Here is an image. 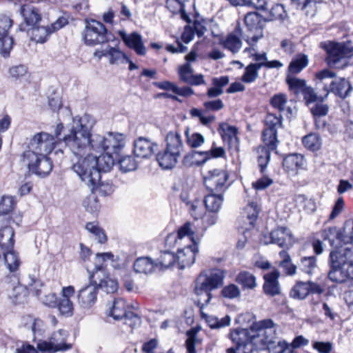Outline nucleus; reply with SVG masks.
Segmentation results:
<instances>
[{
    "instance_id": "obj_1",
    "label": "nucleus",
    "mask_w": 353,
    "mask_h": 353,
    "mask_svg": "<svg viewBox=\"0 0 353 353\" xmlns=\"http://www.w3.org/2000/svg\"><path fill=\"white\" fill-rule=\"evenodd\" d=\"M275 325L271 319L254 321L250 330L241 327L232 330L229 334L230 339L236 349L246 348L249 345L258 348L259 344L267 345L271 341Z\"/></svg>"
},
{
    "instance_id": "obj_2",
    "label": "nucleus",
    "mask_w": 353,
    "mask_h": 353,
    "mask_svg": "<svg viewBox=\"0 0 353 353\" xmlns=\"http://www.w3.org/2000/svg\"><path fill=\"white\" fill-rule=\"evenodd\" d=\"M105 137L98 134H91L90 128L83 124L82 119H80L79 125L72 128L63 140L73 154L83 155L85 152H90L91 150L104 152Z\"/></svg>"
},
{
    "instance_id": "obj_3",
    "label": "nucleus",
    "mask_w": 353,
    "mask_h": 353,
    "mask_svg": "<svg viewBox=\"0 0 353 353\" xmlns=\"http://www.w3.org/2000/svg\"><path fill=\"white\" fill-rule=\"evenodd\" d=\"M325 52V62L330 68L344 69L353 57L351 41H328L321 44Z\"/></svg>"
},
{
    "instance_id": "obj_4",
    "label": "nucleus",
    "mask_w": 353,
    "mask_h": 353,
    "mask_svg": "<svg viewBox=\"0 0 353 353\" xmlns=\"http://www.w3.org/2000/svg\"><path fill=\"white\" fill-rule=\"evenodd\" d=\"M76 159H72V170L90 188H94L101 179L97 169L96 156L91 152L83 155L73 154Z\"/></svg>"
},
{
    "instance_id": "obj_5",
    "label": "nucleus",
    "mask_w": 353,
    "mask_h": 353,
    "mask_svg": "<svg viewBox=\"0 0 353 353\" xmlns=\"http://www.w3.org/2000/svg\"><path fill=\"white\" fill-rule=\"evenodd\" d=\"M224 278V272L219 269L212 270L209 274H199L196 280L194 290L196 295L201 296L205 294L206 297L203 303H201L200 299L198 300L197 305L200 309L210 303L212 297L211 292L223 285Z\"/></svg>"
},
{
    "instance_id": "obj_6",
    "label": "nucleus",
    "mask_w": 353,
    "mask_h": 353,
    "mask_svg": "<svg viewBox=\"0 0 353 353\" xmlns=\"http://www.w3.org/2000/svg\"><path fill=\"white\" fill-rule=\"evenodd\" d=\"M112 37L105 25L95 19L85 20V29L82 32L84 43L88 46H95L109 42Z\"/></svg>"
},
{
    "instance_id": "obj_7",
    "label": "nucleus",
    "mask_w": 353,
    "mask_h": 353,
    "mask_svg": "<svg viewBox=\"0 0 353 353\" xmlns=\"http://www.w3.org/2000/svg\"><path fill=\"white\" fill-rule=\"evenodd\" d=\"M46 154H35L32 151H25L22 154V159L30 172L40 177H45L53 168L52 161Z\"/></svg>"
},
{
    "instance_id": "obj_8",
    "label": "nucleus",
    "mask_w": 353,
    "mask_h": 353,
    "mask_svg": "<svg viewBox=\"0 0 353 353\" xmlns=\"http://www.w3.org/2000/svg\"><path fill=\"white\" fill-rule=\"evenodd\" d=\"M265 23V17L256 12H250L245 15L244 23L247 30L253 34L251 37L247 35L243 37L249 45L256 43L260 38L263 37V30Z\"/></svg>"
},
{
    "instance_id": "obj_9",
    "label": "nucleus",
    "mask_w": 353,
    "mask_h": 353,
    "mask_svg": "<svg viewBox=\"0 0 353 353\" xmlns=\"http://www.w3.org/2000/svg\"><path fill=\"white\" fill-rule=\"evenodd\" d=\"M53 135L41 132L35 134L28 143V150L35 154H50L54 148Z\"/></svg>"
},
{
    "instance_id": "obj_10",
    "label": "nucleus",
    "mask_w": 353,
    "mask_h": 353,
    "mask_svg": "<svg viewBox=\"0 0 353 353\" xmlns=\"http://www.w3.org/2000/svg\"><path fill=\"white\" fill-rule=\"evenodd\" d=\"M68 332L64 330H59L52 334L49 342H43L38 345L41 351H65L72 348V345L66 343Z\"/></svg>"
},
{
    "instance_id": "obj_11",
    "label": "nucleus",
    "mask_w": 353,
    "mask_h": 353,
    "mask_svg": "<svg viewBox=\"0 0 353 353\" xmlns=\"http://www.w3.org/2000/svg\"><path fill=\"white\" fill-rule=\"evenodd\" d=\"M94 274L90 275V283L81 288L77 294L78 303L82 308L89 309L97 301L98 286L96 281H93Z\"/></svg>"
},
{
    "instance_id": "obj_12",
    "label": "nucleus",
    "mask_w": 353,
    "mask_h": 353,
    "mask_svg": "<svg viewBox=\"0 0 353 353\" xmlns=\"http://www.w3.org/2000/svg\"><path fill=\"white\" fill-rule=\"evenodd\" d=\"M199 239H192V243L183 248L177 249L176 257L179 269H184L194 263L196 255L199 252Z\"/></svg>"
},
{
    "instance_id": "obj_13",
    "label": "nucleus",
    "mask_w": 353,
    "mask_h": 353,
    "mask_svg": "<svg viewBox=\"0 0 353 353\" xmlns=\"http://www.w3.org/2000/svg\"><path fill=\"white\" fill-rule=\"evenodd\" d=\"M228 174L221 169H214L208 172V175L204 179V183L211 192H219L223 190L228 180Z\"/></svg>"
},
{
    "instance_id": "obj_14",
    "label": "nucleus",
    "mask_w": 353,
    "mask_h": 353,
    "mask_svg": "<svg viewBox=\"0 0 353 353\" xmlns=\"http://www.w3.org/2000/svg\"><path fill=\"white\" fill-rule=\"evenodd\" d=\"M159 145L150 139L139 137L133 142V152L137 157L148 159L158 150Z\"/></svg>"
},
{
    "instance_id": "obj_15",
    "label": "nucleus",
    "mask_w": 353,
    "mask_h": 353,
    "mask_svg": "<svg viewBox=\"0 0 353 353\" xmlns=\"http://www.w3.org/2000/svg\"><path fill=\"white\" fill-rule=\"evenodd\" d=\"M348 262H353V245L339 250L330 252L328 259L330 267L345 268Z\"/></svg>"
},
{
    "instance_id": "obj_16",
    "label": "nucleus",
    "mask_w": 353,
    "mask_h": 353,
    "mask_svg": "<svg viewBox=\"0 0 353 353\" xmlns=\"http://www.w3.org/2000/svg\"><path fill=\"white\" fill-rule=\"evenodd\" d=\"M243 31L240 23L238 22L234 30L229 33L224 39L219 41V44L224 49L230 51L233 54L239 52L242 47V41L240 39L242 37Z\"/></svg>"
},
{
    "instance_id": "obj_17",
    "label": "nucleus",
    "mask_w": 353,
    "mask_h": 353,
    "mask_svg": "<svg viewBox=\"0 0 353 353\" xmlns=\"http://www.w3.org/2000/svg\"><path fill=\"white\" fill-rule=\"evenodd\" d=\"M316 88L321 91L324 92L323 96L328 97V90L331 89L334 79L337 77L336 73L330 69H323L315 73Z\"/></svg>"
},
{
    "instance_id": "obj_18",
    "label": "nucleus",
    "mask_w": 353,
    "mask_h": 353,
    "mask_svg": "<svg viewBox=\"0 0 353 353\" xmlns=\"http://www.w3.org/2000/svg\"><path fill=\"white\" fill-rule=\"evenodd\" d=\"M125 143V136L123 134L109 132L105 137L104 152L120 157Z\"/></svg>"
},
{
    "instance_id": "obj_19",
    "label": "nucleus",
    "mask_w": 353,
    "mask_h": 353,
    "mask_svg": "<svg viewBox=\"0 0 353 353\" xmlns=\"http://www.w3.org/2000/svg\"><path fill=\"white\" fill-rule=\"evenodd\" d=\"M270 243L278 245L280 248L289 249L292 243V235L286 227H278L270 234Z\"/></svg>"
},
{
    "instance_id": "obj_20",
    "label": "nucleus",
    "mask_w": 353,
    "mask_h": 353,
    "mask_svg": "<svg viewBox=\"0 0 353 353\" xmlns=\"http://www.w3.org/2000/svg\"><path fill=\"white\" fill-rule=\"evenodd\" d=\"M280 275L279 271L276 269L264 274L263 290L266 295L274 296L281 294V287L278 281Z\"/></svg>"
},
{
    "instance_id": "obj_21",
    "label": "nucleus",
    "mask_w": 353,
    "mask_h": 353,
    "mask_svg": "<svg viewBox=\"0 0 353 353\" xmlns=\"http://www.w3.org/2000/svg\"><path fill=\"white\" fill-rule=\"evenodd\" d=\"M120 36L124 43L130 49H132L138 55L143 56L146 53V48L143 43L140 34L134 32L130 34L120 33Z\"/></svg>"
},
{
    "instance_id": "obj_22",
    "label": "nucleus",
    "mask_w": 353,
    "mask_h": 353,
    "mask_svg": "<svg viewBox=\"0 0 353 353\" xmlns=\"http://www.w3.org/2000/svg\"><path fill=\"white\" fill-rule=\"evenodd\" d=\"M353 88L350 81L345 77H336L329 94L333 93L336 97L345 99L350 95Z\"/></svg>"
},
{
    "instance_id": "obj_23",
    "label": "nucleus",
    "mask_w": 353,
    "mask_h": 353,
    "mask_svg": "<svg viewBox=\"0 0 353 353\" xmlns=\"http://www.w3.org/2000/svg\"><path fill=\"white\" fill-rule=\"evenodd\" d=\"M20 14L26 26L32 27L36 26L42 19L39 9L30 4L21 6L20 8Z\"/></svg>"
},
{
    "instance_id": "obj_24",
    "label": "nucleus",
    "mask_w": 353,
    "mask_h": 353,
    "mask_svg": "<svg viewBox=\"0 0 353 353\" xmlns=\"http://www.w3.org/2000/svg\"><path fill=\"white\" fill-rule=\"evenodd\" d=\"M180 156L181 154L176 152L165 148L162 152L157 153V161L163 170H170L176 165Z\"/></svg>"
},
{
    "instance_id": "obj_25",
    "label": "nucleus",
    "mask_w": 353,
    "mask_h": 353,
    "mask_svg": "<svg viewBox=\"0 0 353 353\" xmlns=\"http://www.w3.org/2000/svg\"><path fill=\"white\" fill-rule=\"evenodd\" d=\"M133 269L136 273L147 275L156 270L157 263L154 260L149 256H141L134 261Z\"/></svg>"
},
{
    "instance_id": "obj_26",
    "label": "nucleus",
    "mask_w": 353,
    "mask_h": 353,
    "mask_svg": "<svg viewBox=\"0 0 353 353\" xmlns=\"http://www.w3.org/2000/svg\"><path fill=\"white\" fill-rule=\"evenodd\" d=\"M283 167L288 171H294L302 169L305 165L304 157L298 153L286 155L283 159Z\"/></svg>"
},
{
    "instance_id": "obj_27",
    "label": "nucleus",
    "mask_w": 353,
    "mask_h": 353,
    "mask_svg": "<svg viewBox=\"0 0 353 353\" xmlns=\"http://www.w3.org/2000/svg\"><path fill=\"white\" fill-rule=\"evenodd\" d=\"M165 148L179 154L183 150V143L180 132L177 130L170 131L165 136Z\"/></svg>"
},
{
    "instance_id": "obj_28",
    "label": "nucleus",
    "mask_w": 353,
    "mask_h": 353,
    "mask_svg": "<svg viewBox=\"0 0 353 353\" xmlns=\"http://www.w3.org/2000/svg\"><path fill=\"white\" fill-rule=\"evenodd\" d=\"M31 39L37 43H44L47 41L48 37L53 32L50 26H33L28 29Z\"/></svg>"
},
{
    "instance_id": "obj_29",
    "label": "nucleus",
    "mask_w": 353,
    "mask_h": 353,
    "mask_svg": "<svg viewBox=\"0 0 353 353\" xmlns=\"http://www.w3.org/2000/svg\"><path fill=\"white\" fill-rule=\"evenodd\" d=\"M14 231L10 225H6L0 229V248L2 250H10L14 245Z\"/></svg>"
},
{
    "instance_id": "obj_30",
    "label": "nucleus",
    "mask_w": 353,
    "mask_h": 353,
    "mask_svg": "<svg viewBox=\"0 0 353 353\" xmlns=\"http://www.w3.org/2000/svg\"><path fill=\"white\" fill-rule=\"evenodd\" d=\"M285 81L288 85L289 90L296 97H299L300 95H302L309 86L305 79L296 77L287 76Z\"/></svg>"
},
{
    "instance_id": "obj_31",
    "label": "nucleus",
    "mask_w": 353,
    "mask_h": 353,
    "mask_svg": "<svg viewBox=\"0 0 353 353\" xmlns=\"http://www.w3.org/2000/svg\"><path fill=\"white\" fill-rule=\"evenodd\" d=\"M276 339V325L274 327V334L271 341L267 345H263L259 344L258 348L265 350L268 349L270 353H287L290 349V343L285 340L279 341L277 344H275L274 339Z\"/></svg>"
},
{
    "instance_id": "obj_32",
    "label": "nucleus",
    "mask_w": 353,
    "mask_h": 353,
    "mask_svg": "<svg viewBox=\"0 0 353 353\" xmlns=\"http://www.w3.org/2000/svg\"><path fill=\"white\" fill-rule=\"evenodd\" d=\"M192 224L188 221L181 226L176 234H170L168 235L165 242L168 244L170 239H173L174 243H177L178 241H181L184 237L188 236L190 243H192V239L196 240L194 238V232L191 229Z\"/></svg>"
},
{
    "instance_id": "obj_33",
    "label": "nucleus",
    "mask_w": 353,
    "mask_h": 353,
    "mask_svg": "<svg viewBox=\"0 0 353 353\" xmlns=\"http://www.w3.org/2000/svg\"><path fill=\"white\" fill-rule=\"evenodd\" d=\"M117 159L118 157L105 152H103L99 157L96 156L97 169H99V174L101 175V172H110Z\"/></svg>"
},
{
    "instance_id": "obj_34",
    "label": "nucleus",
    "mask_w": 353,
    "mask_h": 353,
    "mask_svg": "<svg viewBox=\"0 0 353 353\" xmlns=\"http://www.w3.org/2000/svg\"><path fill=\"white\" fill-rule=\"evenodd\" d=\"M309 59L306 54L299 53L290 61L288 65V72L292 74L300 73L308 65Z\"/></svg>"
},
{
    "instance_id": "obj_35",
    "label": "nucleus",
    "mask_w": 353,
    "mask_h": 353,
    "mask_svg": "<svg viewBox=\"0 0 353 353\" xmlns=\"http://www.w3.org/2000/svg\"><path fill=\"white\" fill-rule=\"evenodd\" d=\"M128 312L125 301L122 298H114L110 307V316L115 320H121Z\"/></svg>"
},
{
    "instance_id": "obj_36",
    "label": "nucleus",
    "mask_w": 353,
    "mask_h": 353,
    "mask_svg": "<svg viewBox=\"0 0 353 353\" xmlns=\"http://www.w3.org/2000/svg\"><path fill=\"white\" fill-rule=\"evenodd\" d=\"M235 281L241 285L243 290H253L257 285L255 276L248 271L240 272Z\"/></svg>"
},
{
    "instance_id": "obj_37",
    "label": "nucleus",
    "mask_w": 353,
    "mask_h": 353,
    "mask_svg": "<svg viewBox=\"0 0 353 353\" xmlns=\"http://www.w3.org/2000/svg\"><path fill=\"white\" fill-rule=\"evenodd\" d=\"M223 196L221 194L211 192L204 198V204L206 209L210 212H217L222 205Z\"/></svg>"
},
{
    "instance_id": "obj_38",
    "label": "nucleus",
    "mask_w": 353,
    "mask_h": 353,
    "mask_svg": "<svg viewBox=\"0 0 353 353\" xmlns=\"http://www.w3.org/2000/svg\"><path fill=\"white\" fill-rule=\"evenodd\" d=\"M2 251L3 254L4 263L5 265H6V268L11 272H16L21 265V260L19 259L18 253L14 252L13 249L10 250Z\"/></svg>"
},
{
    "instance_id": "obj_39",
    "label": "nucleus",
    "mask_w": 353,
    "mask_h": 353,
    "mask_svg": "<svg viewBox=\"0 0 353 353\" xmlns=\"http://www.w3.org/2000/svg\"><path fill=\"white\" fill-rule=\"evenodd\" d=\"M217 130L224 142L228 141L230 143L233 139L238 140V128L236 126L230 125L227 123H221Z\"/></svg>"
},
{
    "instance_id": "obj_40",
    "label": "nucleus",
    "mask_w": 353,
    "mask_h": 353,
    "mask_svg": "<svg viewBox=\"0 0 353 353\" xmlns=\"http://www.w3.org/2000/svg\"><path fill=\"white\" fill-rule=\"evenodd\" d=\"M279 255L282 259L279 266L283 269V272L287 275H294L296 273L297 269L296 265H294L291 261V257L288 252L285 250H283L279 252Z\"/></svg>"
},
{
    "instance_id": "obj_41",
    "label": "nucleus",
    "mask_w": 353,
    "mask_h": 353,
    "mask_svg": "<svg viewBox=\"0 0 353 353\" xmlns=\"http://www.w3.org/2000/svg\"><path fill=\"white\" fill-rule=\"evenodd\" d=\"M317 259L315 256H302L297 264V268L301 272L312 275L317 268Z\"/></svg>"
},
{
    "instance_id": "obj_42",
    "label": "nucleus",
    "mask_w": 353,
    "mask_h": 353,
    "mask_svg": "<svg viewBox=\"0 0 353 353\" xmlns=\"http://www.w3.org/2000/svg\"><path fill=\"white\" fill-rule=\"evenodd\" d=\"M154 261L157 263V269L165 270L172 267L177 261V257L173 252L164 251Z\"/></svg>"
},
{
    "instance_id": "obj_43",
    "label": "nucleus",
    "mask_w": 353,
    "mask_h": 353,
    "mask_svg": "<svg viewBox=\"0 0 353 353\" xmlns=\"http://www.w3.org/2000/svg\"><path fill=\"white\" fill-rule=\"evenodd\" d=\"M261 68L260 63H250L245 68L241 80L245 83L254 82L259 77V71Z\"/></svg>"
},
{
    "instance_id": "obj_44",
    "label": "nucleus",
    "mask_w": 353,
    "mask_h": 353,
    "mask_svg": "<svg viewBox=\"0 0 353 353\" xmlns=\"http://www.w3.org/2000/svg\"><path fill=\"white\" fill-rule=\"evenodd\" d=\"M309 287L307 281H299L292 288L290 296L295 299L304 300L309 295Z\"/></svg>"
},
{
    "instance_id": "obj_45",
    "label": "nucleus",
    "mask_w": 353,
    "mask_h": 353,
    "mask_svg": "<svg viewBox=\"0 0 353 353\" xmlns=\"http://www.w3.org/2000/svg\"><path fill=\"white\" fill-rule=\"evenodd\" d=\"M264 17L266 22L275 20L283 21L287 17V13L283 5L276 3L272 6L267 15Z\"/></svg>"
},
{
    "instance_id": "obj_46",
    "label": "nucleus",
    "mask_w": 353,
    "mask_h": 353,
    "mask_svg": "<svg viewBox=\"0 0 353 353\" xmlns=\"http://www.w3.org/2000/svg\"><path fill=\"white\" fill-rule=\"evenodd\" d=\"M262 139L268 149L274 150L278 143L277 131L274 129L265 128L262 132Z\"/></svg>"
},
{
    "instance_id": "obj_47",
    "label": "nucleus",
    "mask_w": 353,
    "mask_h": 353,
    "mask_svg": "<svg viewBox=\"0 0 353 353\" xmlns=\"http://www.w3.org/2000/svg\"><path fill=\"white\" fill-rule=\"evenodd\" d=\"M200 329L201 328L199 327H193L186 332L188 338L185 340V345L187 353H196L195 346L196 343L199 341V339L196 338V335Z\"/></svg>"
},
{
    "instance_id": "obj_48",
    "label": "nucleus",
    "mask_w": 353,
    "mask_h": 353,
    "mask_svg": "<svg viewBox=\"0 0 353 353\" xmlns=\"http://www.w3.org/2000/svg\"><path fill=\"white\" fill-rule=\"evenodd\" d=\"M27 296L28 290L22 285L14 287L10 294V298L14 305L23 303L26 301Z\"/></svg>"
},
{
    "instance_id": "obj_49",
    "label": "nucleus",
    "mask_w": 353,
    "mask_h": 353,
    "mask_svg": "<svg viewBox=\"0 0 353 353\" xmlns=\"http://www.w3.org/2000/svg\"><path fill=\"white\" fill-rule=\"evenodd\" d=\"M97 286L98 289L101 288L108 294H112L118 290L119 283L117 279H112L109 275H107L99 280Z\"/></svg>"
},
{
    "instance_id": "obj_50",
    "label": "nucleus",
    "mask_w": 353,
    "mask_h": 353,
    "mask_svg": "<svg viewBox=\"0 0 353 353\" xmlns=\"http://www.w3.org/2000/svg\"><path fill=\"white\" fill-rule=\"evenodd\" d=\"M302 142L305 148L314 152L320 149L321 137L316 133H310L303 137Z\"/></svg>"
},
{
    "instance_id": "obj_51",
    "label": "nucleus",
    "mask_w": 353,
    "mask_h": 353,
    "mask_svg": "<svg viewBox=\"0 0 353 353\" xmlns=\"http://www.w3.org/2000/svg\"><path fill=\"white\" fill-rule=\"evenodd\" d=\"M201 156L202 157L201 163H205L212 158L224 157L225 156V151L223 148L217 147L215 142H213L210 150L201 151Z\"/></svg>"
},
{
    "instance_id": "obj_52",
    "label": "nucleus",
    "mask_w": 353,
    "mask_h": 353,
    "mask_svg": "<svg viewBox=\"0 0 353 353\" xmlns=\"http://www.w3.org/2000/svg\"><path fill=\"white\" fill-rule=\"evenodd\" d=\"M184 133L186 137V143L190 148H196L205 142L204 137L200 133L194 132L190 135L189 127H186Z\"/></svg>"
},
{
    "instance_id": "obj_53",
    "label": "nucleus",
    "mask_w": 353,
    "mask_h": 353,
    "mask_svg": "<svg viewBox=\"0 0 353 353\" xmlns=\"http://www.w3.org/2000/svg\"><path fill=\"white\" fill-rule=\"evenodd\" d=\"M14 45V41L12 37L5 36L0 37V54L3 58L10 57L11 50Z\"/></svg>"
},
{
    "instance_id": "obj_54",
    "label": "nucleus",
    "mask_w": 353,
    "mask_h": 353,
    "mask_svg": "<svg viewBox=\"0 0 353 353\" xmlns=\"http://www.w3.org/2000/svg\"><path fill=\"white\" fill-rule=\"evenodd\" d=\"M201 152L196 150H192L191 152L186 154L182 160L183 165L188 168L193 165L200 166L205 163H201Z\"/></svg>"
},
{
    "instance_id": "obj_55",
    "label": "nucleus",
    "mask_w": 353,
    "mask_h": 353,
    "mask_svg": "<svg viewBox=\"0 0 353 353\" xmlns=\"http://www.w3.org/2000/svg\"><path fill=\"white\" fill-rule=\"evenodd\" d=\"M302 97L307 105L316 101L323 102L326 99V96L318 95L314 88L310 85L307 88Z\"/></svg>"
},
{
    "instance_id": "obj_56",
    "label": "nucleus",
    "mask_w": 353,
    "mask_h": 353,
    "mask_svg": "<svg viewBox=\"0 0 353 353\" xmlns=\"http://www.w3.org/2000/svg\"><path fill=\"white\" fill-rule=\"evenodd\" d=\"M117 161L119 164L120 170L123 172H131L136 170L137 168V163L132 156L127 155L121 158L118 157Z\"/></svg>"
},
{
    "instance_id": "obj_57",
    "label": "nucleus",
    "mask_w": 353,
    "mask_h": 353,
    "mask_svg": "<svg viewBox=\"0 0 353 353\" xmlns=\"http://www.w3.org/2000/svg\"><path fill=\"white\" fill-rule=\"evenodd\" d=\"M16 200L14 196L3 195L0 200V214H8L14 210L16 205Z\"/></svg>"
},
{
    "instance_id": "obj_58",
    "label": "nucleus",
    "mask_w": 353,
    "mask_h": 353,
    "mask_svg": "<svg viewBox=\"0 0 353 353\" xmlns=\"http://www.w3.org/2000/svg\"><path fill=\"white\" fill-rule=\"evenodd\" d=\"M329 280L336 283H343L347 280L345 268H334L330 267L327 274Z\"/></svg>"
},
{
    "instance_id": "obj_59",
    "label": "nucleus",
    "mask_w": 353,
    "mask_h": 353,
    "mask_svg": "<svg viewBox=\"0 0 353 353\" xmlns=\"http://www.w3.org/2000/svg\"><path fill=\"white\" fill-rule=\"evenodd\" d=\"M114 255L112 252L97 253L96 254V262L93 273L92 274H97L99 272H105L103 263L108 260H112Z\"/></svg>"
},
{
    "instance_id": "obj_60",
    "label": "nucleus",
    "mask_w": 353,
    "mask_h": 353,
    "mask_svg": "<svg viewBox=\"0 0 353 353\" xmlns=\"http://www.w3.org/2000/svg\"><path fill=\"white\" fill-rule=\"evenodd\" d=\"M57 307L63 316L69 317L73 315V303L70 299L60 298Z\"/></svg>"
},
{
    "instance_id": "obj_61",
    "label": "nucleus",
    "mask_w": 353,
    "mask_h": 353,
    "mask_svg": "<svg viewBox=\"0 0 353 353\" xmlns=\"http://www.w3.org/2000/svg\"><path fill=\"white\" fill-rule=\"evenodd\" d=\"M270 151L271 150L268 149L266 147H262L259 149V155L258 156V163L261 173L265 171V168L270 160Z\"/></svg>"
},
{
    "instance_id": "obj_62",
    "label": "nucleus",
    "mask_w": 353,
    "mask_h": 353,
    "mask_svg": "<svg viewBox=\"0 0 353 353\" xmlns=\"http://www.w3.org/2000/svg\"><path fill=\"white\" fill-rule=\"evenodd\" d=\"M287 99V96L285 94H275L271 97L270 103L274 108L277 109L281 112L285 110Z\"/></svg>"
},
{
    "instance_id": "obj_63",
    "label": "nucleus",
    "mask_w": 353,
    "mask_h": 353,
    "mask_svg": "<svg viewBox=\"0 0 353 353\" xmlns=\"http://www.w3.org/2000/svg\"><path fill=\"white\" fill-rule=\"evenodd\" d=\"M92 192H98L101 196H107L111 194L114 191L113 185L110 182H103L100 181L96 184L94 188H90Z\"/></svg>"
},
{
    "instance_id": "obj_64",
    "label": "nucleus",
    "mask_w": 353,
    "mask_h": 353,
    "mask_svg": "<svg viewBox=\"0 0 353 353\" xmlns=\"http://www.w3.org/2000/svg\"><path fill=\"white\" fill-rule=\"evenodd\" d=\"M221 295L224 298L234 299L240 296L241 291L237 285L230 284L222 288Z\"/></svg>"
}]
</instances>
